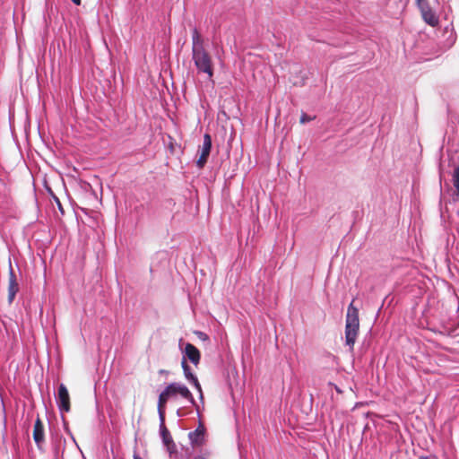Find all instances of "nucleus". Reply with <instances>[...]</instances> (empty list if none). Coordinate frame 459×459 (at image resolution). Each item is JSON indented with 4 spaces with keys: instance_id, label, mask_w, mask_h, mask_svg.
I'll return each instance as SVG.
<instances>
[{
    "instance_id": "obj_1",
    "label": "nucleus",
    "mask_w": 459,
    "mask_h": 459,
    "mask_svg": "<svg viewBox=\"0 0 459 459\" xmlns=\"http://www.w3.org/2000/svg\"><path fill=\"white\" fill-rule=\"evenodd\" d=\"M192 58L199 73L209 78L213 76L212 62L210 54L204 48V41L196 28L192 30Z\"/></svg>"
},
{
    "instance_id": "obj_2",
    "label": "nucleus",
    "mask_w": 459,
    "mask_h": 459,
    "mask_svg": "<svg viewBox=\"0 0 459 459\" xmlns=\"http://www.w3.org/2000/svg\"><path fill=\"white\" fill-rule=\"evenodd\" d=\"M359 329V309L353 301L348 306L345 322V344L353 350Z\"/></svg>"
},
{
    "instance_id": "obj_3",
    "label": "nucleus",
    "mask_w": 459,
    "mask_h": 459,
    "mask_svg": "<svg viewBox=\"0 0 459 459\" xmlns=\"http://www.w3.org/2000/svg\"><path fill=\"white\" fill-rule=\"evenodd\" d=\"M163 391L169 395V398L176 397L177 395H180L181 397L185 398L195 407L197 413L199 414V407L196 404L192 393L184 384L178 382L170 383L165 387Z\"/></svg>"
},
{
    "instance_id": "obj_4",
    "label": "nucleus",
    "mask_w": 459,
    "mask_h": 459,
    "mask_svg": "<svg viewBox=\"0 0 459 459\" xmlns=\"http://www.w3.org/2000/svg\"><path fill=\"white\" fill-rule=\"evenodd\" d=\"M19 290H20L19 283L17 281L15 273L13 269L11 259H9V281H8L7 300L10 305L13 302L15 296L18 293Z\"/></svg>"
},
{
    "instance_id": "obj_5",
    "label": "nucleus",
    "mask_w": 459,
    "mask_h": 459,
    "mask_svg": "<svg viewBox=\"0 0 459 459\" xmlns=\"http://www.w3.org/2000/svg\"><path fill=\"white\" fill-rule=\"evenodd\" d=\"M205 433L206 429L202 422H199L195 430L188 433L190 444L194 448L202 446L205 443Z\"/></svg>"
},
{
    "instance_id": "obj_6",
    "label": "nucleus",
    "mask_w": 459,
    "mask_h": 459,
    "mask_svg": "<svg viewBox=\"0 0 459 459\" xmlns=\"http://www.w3.org/2000/svg\"><path fill=\"white\" fill-rule=\"evenodd\" d=\"M56 403L61 411H70V396L68 390L64 384H60L58 386V392L56 396Z\"/></svg>"
},
{
    "instance_id": "obj_7",
    "label": "nucleus",
    "mask_w": 459,
    "mask_h": 459,
    "mask_svg": "<svg viewBox=\"0 0 459 459\" xmlns=\"http://www.w3.org/2000/svg\"><path fill=\"white\" fill-rule=\"evenodd\" d=\"M160 435L163 445L166 446L168 452L171 455L177 451L176 445L170 435L169 430L165 425V420L160 421Z\"/></svg>"
},
{
    "instance_id": "obj_8",
    "label": "nucleus",
    "mask_w": 459,
    "mask_h": 459,
    "mask_svg": "<svg viewBox=\"0 0 459 459\" xmlns=\"http://www.w3.org/2000/svg\"><path fill=\"white\" fill-rule=\"evenodd\" d=\"M183 358L182 359H187L193 363L194 365H198L201 359V353L199 350L192 343L187 342L185 345L184 350H182Z\"/></svg>"
},
{
    "instance_id": "obj_9",
    "label": "nucleus",
    "mask_w": 459,
    "mask_h": 459,
    "mask_svg": "<svg viewBox=\"0 0 459 459\" xmlns=\"http://www.w3.org/2000/svg\"><path fill=\"white\" fill-rule=\"evenodd\" d=\"M181 367L183 368L184 376L186 379L191 383L199 392V398L201 401L204 400L203 391L201 385L195 374L192 373L190 366L187 364L186 359H182L181 361Z\"/></svg>"
},
{
    "instance_id": "obj_10",
    "label": "nucleus",
    "mask_w": 459,
    "mask_h": 459,
    "mask_svg": "<svg viewBox=\"0 0 459 459\" xmlns=\"http://www.w3.org/2000/svg\"><path fill=\"white\" fill-rule=\"evenodd\" d=\"M33 439L39 451H43V444L45 441V431L42 421L38 418L34 423Z\"/></svg>"
},
{
    "instance_id": "obj_11",
    "label": "nucleus",
    "mask_w": 459,
    "mask_h": 459,
    "mask_svg": "<svg viewBox=\"0 0 459 459\" xmlns=\"http://www.w3.org/2000/svg\"><path fill=\"white\" fill-rule=\"evenodd\" d=\"M421 16L424 20V22L432 26L436 27L438 24V17L437 14L432 11L429 4V5H423V7L420 8Z\"/></svg>"
},
{
    "instance_id": "obj_12",
    "label": "nucleus",
    "mask_w": 459,
    "mask_h": 459,
    "mask_svg": "<svg viewBox=\"0 0 459 459\" xmlns=\"http://www.w3.org/2000/svg\"><path fill=\"white\" fill-rule=\"evenodd\" d=\"M65 439L62 436H56L52 442V453L54 459H60L64 455Z\"/></svg>"
},
{
    "instance_id": "obj_13",
    "label": "nucleus",
    "mask_w": 459,
    "mask_h": 459,
    "mask_svg": "<svg viewBox=\"0 0 459 459\" xmlns=\"http://www.w3.org/2000/svg\"><path fill=\"white\" fill-rule=\"evenodd\" d=\"M170 398L162 391L158 398V414L160 421L165 420V405Z\"/></svg>"
},
{
    "instance_id": "obj_14",
    "label": "nucleus",
    "mask_w": 459,
    "mask_h": 459,
    "mask_svg": "<svg viewBox=\"0 0 459 459\" xmlns=\"http://www.w3.org/2000/svg\"><path fill=\"white\" fill-rule=\"evenodd\" d=\"M453 186L455 187V200L459 201V164L455 168L452 174Z\"/></svg>"
},
{
    "instance_id": "obj_15",
    "label": "nucleus",
    "mask_w": 459,
    "mask_h": 459,
    "mask_svg": "<svg viewBox=\"0 0 459 459\" xmlns=\"http://www.w3.org/2000/svg\"><path fill=\"white\" fill-rule=\"evenodd\" d=\"M212 149V137L209 134H205L204 135V142L201 150V153L209 154Z\"/></svg>"
},
{
    "instance_id": "obj_16",
    "label": "nucleus",
    "mask_w": 459,
    "mask_h": 459,
    "mask_svg": "<svg viewBox=\"0 0 459 459\" xmlns=\"http://www.w3.org/2000/svg\"><path fill=\"white\" fill-rule=\"evenodd\" d=\"M209 157V154L201 153L199 159L196 161V165L199 169H202L204 167V165L207 162V159Z\"/></svg>"
},
{
    "instance_id": "obj_17",
    "label": "nucleus",
    "mask_w": 459,
    "mask_h": 459,
    "mask_svg": "<svg viewBox=\"0 0 459 459\" xmlns=\"http://www.w3.org/2000/svg\"><path fill=\"white\" fill-rule=\"evenodd\" d=\"M209 157V154L201 153L199 159L196 161V165L199 169H202L204 167V165L207 162V159Z\"/></svg>"
},
{
    "instance_id": "obj_18",
    "label": "nucleus",
    "mask_w": 459,
    "mask_h": 459,
    "mask_svg": "<svg viewBox=\"0 0 459 459\" xmlns=\"http://www.w3.org/2000/svg\"><path fill=\"white\" fill-rule=\"evenodd\" d=\"M314 118L315 117H310L306 113H302L299 121L301 124H305L307 122L312 121Z\"/></svg>"
},
{
    "instance_id": "obj_19",
    "label": "nucleus",
    "mask_w": 459,
    "mask_h": 459,
    "mask_svg": "<svg viewBox=\"0 0 459 459\" xmlns=\"http://www.w3.org/2000/svg\"><path fill=\"white\" fill-rule=\"evenodd\" d=\"M445 30H446V32H450L449 39L451 40V42H454L455 41V35H454L453 28H449V26H446L445 28Z\"/></svg>"
},
{
    "instance_id": "obj_20",
    "label": "nucleus",
    "mask_w": 459,
    "mask_h": 459,
    "mask_svg": "<svg viewBox=\"0 0 459 459\" xmlns=\"http://www.w3.org/2000/svg\"><path fill=\"white\" fill-rule=\"evenodd\" d=\"M416 2L419 9L423 7V5H429L428 0H416Z\"/></svg>"
},
{
    "instance_id": "obj_21",
    "label": "nucleus",
    "mask_w": 459,
    "mask_h": 459,
    "mask_svg": "<svg viewBox=\"0 0 459 459\" xmlns=\"http://www.w3.org/2000/svg\"><path fill=\"white\" fill-rule=\"evenodd\" d=\"M209 454L208 453H202L200 455H197L196 456H195L194 459H207Z\"/></svg>"
},
{
    "instance_id": "obj_22",
    "label": "nucleus",
    "mask_w": 459,
    "mask_h": 459,
    "mask_svg": "<svg viewBox=\"0 0 459 459\" xmlns=\"http://www.w3.org/2000/svg\"><path fill=\"white\" fill-rule=\"evenodd\" d=\"M418 459H438L436 455L420 456Z\"/></svg>"
},
{
    "instance_id": "obj_23",
    "label": "nucleus",
    "mask_w": 459,
    "mask_h": 459,
    "mask_svg": "<svg viewBox=\"0 0 459 459\" xmlns=\"http://www.w3.org/2000/svg\"><path fill=\"white\" fill-rule=\"evenodd\" d=\"M197 334L202 339H205L207 337L206 334L202 332H197Z\"/></svg>"
},
{
    "instance_id": "obj_24",
    "label": "nucleus",
    "mask_w": 459,
    "mask_h": 459,
    "mask_svg": "<svg viewBox=\"0 0 459 459\" xmlns=\"http://www.w3.org/2000/svg\"><path fill=\"white\" fill-rule=\"evenodd\" d=\"M55 200H56V204L58 205L59 209H60V210H62L61 203H60V201L58 200V198L55 196Z\"/></svg>"
},
{
    "instance_id": "obj_25",
    "label": "nucleus",
    "mask_w": 459,
    "mask_h": 459,
    "mask_svg": "<svg viewBox=\"0 0 459 459\" xmlns=\"http://www.w3.org/2000/svg\"><path fill=\"white\" fill-rule=\"evenodd\" d=\"M74 4L76 5H80L81 4V0H71Z\"/></svg>"
},
{
    "instance_id": "obj_26",
    "label": "nucleus",
    "mask_w": 459,
    "mask_h": 459,
    "mask_svg": "<svg viewBox=\"0 0 459 459\" xmlns=\"http://www.w3.org/2000/svg\"><path fill=\"white\" fill-rule=\"evenodd\" d=\"M159 373H160V374H161V375H165V374H168V371H167V370H165V369H160V370L159 371Z\"/></svg>"
},
{
    "instance_id": "obj_27",
    "label": "nucleus",
    "mask_w": 459,
    "mask_h": 459,
    "mask_svg": "<svg viewBox=\"0 0 459 459\" xmlns=\"http://www.w3.org/2000/svg\"><path fill=\"white\" fill-rule=\"evenodd\" d=\"M134 459H143L139 455H137L136 453H134Z\"/></svg>"
}]
</instances>
